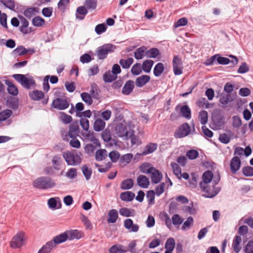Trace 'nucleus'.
<instances>
[{
    "mask_svg": "<svg viewBox=\"0 0 253 253\" xmlns=\"http://www.w3.org/2000/svg\"><path fill=\"white\" fill-rule=\"evenodd\" d=\"M213 173L210 170L206 171L202 175V181L199 183L201 190L205 192L203 196L206 198H211L215 196L219 192L220 188L212 186H209L213 178Z\"/></svg>",
    "mask_w": 253,
    "mask_h": 253,
    "instance_id": "f257e3e1",
    "label": "nucleus"
},
{
    "mask_svg": "<svg viewBox=\"0 0 253 253\" xmlns=\"http://www.w3.org/2000/svg\"><path fill=\"white\" fill-rule=\"evenodd\" d=\"M12 77L19 83L21 86L27 89H31L35 88L36 83L33 77L29 74H14Z\"/></svg>",
    "mask_w": 253,
    "mask_h": 253,
    "instance_id": "f03ea898",
    "label": "nucleus"
},
{
    "mask_svg": "<svg viewBox=\"0 0 253 253\" xmlns=\"http://www.w3.org/2000/svg\"><path fill=\"white\" fill-rule=\"evenodd\" d=\"M55 182L50 177L42 176L35 179L33 182V186L40 189H47L53 188Z\"/></svg>",
    "mask_w": 253,
    "mask_h": 253,
    "instance_id": "7ed1b4c3",
    "label": "nucleus"
},
{
    "mask_svg": "<svg viewBox=\"0 0 253 253\" xmlns=\"http://www.w3.org/2000/svg\"><path fill=\"white\" fill-rule=\"evenodd\" d=\"M116 46L111 44H105L98 47L95 51V54L100 60L105 59L108 54L114 51Z\"/></svg>",
    "mask_w": 253,
    "mask_h": 253,
    "instance_id": "20e7f679",
    "label": "nucleus"
},
{
    "mask_svg": "<svg viewBox=\"0 0 253 253\" xmlns=\"http://www.w3.org/2000/svg\"><path fill=\"white\" fill-rule=\"evenodd\" d=\"M63 157L68 165L77 166L82 162L81 157L77 154H75L72 152H67L63 154Z\"/></svg>",
    "mask_w": 253,
    "mask_h": 253,
    "instance_id": "39448f33",
    "label": "nucleus"
},
{
    "mask_svg": "<svg viewBox=\"0 0 253 253\" xmlns=\"http://www.w3.org/2000/svg\"><path fill=\"white\" fill-rule=\"evenodd\" d=\"M191 132V127L186 123L180 126L175 131L174 136L176 138H181L187 136Z\"/></svg>",
    "mask_w": 253,
    "mask_h": 253,
    "instance_id": "423d86ee",
    "label": "nucleus"
},
{
    "mask_svg": "<svg viewBox=\"0 0 253 253\" xmlns=\"http://www.w3.org/2000/svg\"><path fill=\"white\" fill-rule=\"evenodd\" d=\"M25 233L23 231L18 232L12 239L10 242V247L12 248H19L23 245Z\"/></svg>",
    "mask_w": 253,
    "mask_h": 253,
    "instance_id": "0eeeda50",
    "label": "nucleus"
},
{
    "mask_svg": "<svg viewBox=\"0 0 253 253\" xmlns=\"http://www.w3.org/2000/svg\"><path fill=\"white\" fill-rule=\"evenodd\" d=\"M18 18L20 21L21 25L19 28L20 32L24 35L30 34L34 32V29L32 27H28L29 22L22 15H19Z\"/></svg>",
    "mask_w": 253,
    "mask_h": 253,
    "instance_id": "6e6552de",
    "label": "nucleus"
},
{
    "mask_svg": "<svg viewBox=\"0 0 253 253\" xmlns=\"http://www.w3.org/2000/svg\"><path fill=\"white\" fill-rule=\"evenodd\" d=\"M69 106V102L65 99L57 98L52 101L51 106L58 110H62L67 108Z\"/></svg>",
    "mask_w": 253,
    "mask_h": 253,
    "instance_id": "1a4fd4ad",
    "label": "nucleus"
},
{
    "mask_svg": "<svg viewBox=\"0 0 253 253\" xmlns=\"http://www.w3.org/2000/svg\"><path fill=\"white\" fill-rule=\"evenodd\" d=\"M172 66L175 75H180L182 73V62L178 56H174L172 60Z\"/></svg>",
    "mask_w": 253,
    "mask_h": 253,
    "instance_id": "9d476101",
    "label": "nucleus"
},
{
    "mask_svg": "<svg viewBox=\"0 0 253 253\" xmlns=\"http://www.w3.org/2000/svg\"><path fill=\"white\" fill-rule=\"evenodd\" d=\"M82 135L85 140L92 142L96 146L100 147V142L94 135L93 131L87 130L85 132H82Z\"/></svg>",
    "mask_w": 253,
    "mask_h": 253,
    "instance_id": "9b49d317",
    "label": "nucleus"
},
{
    "mask_svg": "<svg viewBox=\"0 0 253 253\" xmlns=\"http://www.w3.org/2000/svg\"><path fill=\"white\" fill-rule=\"evenodd\" d=\"M124 227L130 232H136L139 229L137 224H134L131 219L127 218L124 221Z\"/></svg>",
    "mask_w": 253,
    "mask_h": 253,
    "instance_id": "f8f14e48",
    "label": "nucleus"
},
{
    "mask_svg": "<svg viewBox=\"0 0 253 253\" xmlns=\"http://www.w3.org/2000/svg\"><path fill=\"white\" fill-rule=\"evenodd\" d=\"M241 160L239 157L234 156L230 161V169L233 173H235L240 169L241 166Z\"/></svg>",
    "mask_w": 253,
    "mask_h": 253,
    "instance_id": "ddd939ff",
    "label": "nucleus"
},
{
    "mask_svg": "<svg viewBox=\"0 0 253 253\" xmlns=\"http://www.w3.org/2000/svg\"><path fill=\"white\" fill-rule=\"evenodd\" d=\"M80 132V128L78 123L74 122L69 126L68 136L72 138H77Z\"/></svg>",
    "mask_w": 253,
    "mask_h": 253,
    "instance_id": "4468645a",
    "label": "nucleus"
},
{
    "mask_svg": "<svg viewBox=\"0 0 253 253\" xmlns=\"http://www.w3.org/2000/svg\"><path fill=\"white\" fill-rule=\"evenodd\" d=\"M152 171L150 173L152 183L154 184L159 183L163 178L162 173L159 170L156 169L154 168Z\"/></svg>",
    "mask_w": 253,
    "mask_h": 253,
    "instance_id": "2eb2a0df",
    "label": "nucleus"
},
{
    "mask_svg": "<svg viewBox=\"0 0 253 253\" xmlns=\"http://www.w3.org/2000/svg\"><path fill=\"white\" fill-rule=\"evenodd\" d=\"M116 132L119 137H125L126 138L129 137V133L126 126L123 124H120L117 126Z\"/></svg>",
    "mask_w": 253,
    "mask_h": 253,
    "instance_id": "dca6fc26",
    "label": "nucleus"
},
{
    "mask_svg": "<svg viewBox=\"0 0 253 253\" xmlns=\"http://www.w3.org/2000/svg\"><path fill=\"white\" fill-rule=\"evenodd\" d=\"M5 84L7 86V90L9 94L13 96H16L18 94V89L17 86L11 81L6 80Z\"/></svg>",
    "mask_w": 253,
    "mask_h": 253,
    "instance_id": "f3484780",
    "label": "nucleus"
},
{
    "mask_svg": "<svg viewBox=\"0 0 253 253\" xmlns=\"http://www.w3.org/2000/svg\"><path fill=\"white\" fill-rule=\"evenodd\" d=\"M150 80V77L148 75H142L136 78L135 80L136 86L138 87H142L148 83Z\"/></svg>",
    "mask_w": 253,
    "mask_h": 253,
    "instance_id": "a211bd4d",
    "label": "nucleus"
},
{
    "mask_svg": "<svg viewBox=\"0 0 253 253\" xmlns=\"http://www.w3.org/2000/svg\"><path fill=\"white\" fill-rule=\"evenodd\" d=\"M134 87V82L132 80H128L125 83L122 89V92L123 94L128 95L132 92Z\"/></svg>",
    "mask_w": 253,
    "mask_h": 253,
    "instance_id": "6ab92c4d",
    "label": "nucleus"
},
{
    "mask_svg": "<svg viewBox=\"0 0 253 253\" xmlns=\"http://www.w3.org/2000/svg\"><path fill=\"white\" fill-rule=\"evenodd\" d=\"M137 183L139 187L147 188L148 187L150 182L148 178L146 176L140 175L137 178Z\"/></svg>",
    "mask_w": 253,
    "mask_h": 253,
    "instance_id": "aec40b11",
    "label": "nucleus"
},
{
    "mask_svg": "<svg viewBox=\"0 0 253 253\" xmlns=\"http://www.w3.org/2000/svg\"><path fill=\"white\" fill-rule=\"evenodd\" d=\"M29 97L34 101H39L44 97V94L42 91L35 90L29 93Z\"/></svg>",
    "mask_w": 253,
    "mask_h": 253,
    "instance_id": "412c9836",
    "label": "nucleus"
},
{
    "mask_svg": "<svg viewBox=\"0 0 253 253\" xmlns=\"http://www.w3.org/2000/svg\"><path fill=\"white\" fill-rule=\"evenodd\" d=\"M101 137L106 142L112 144L115 140L112 138V134L109 129L106 128L101 133Z\"/></svg>",
    "mask_w": 253,
    "mask_h": 253,
    "instance_id": "4be33fe9",
    "label": "nucleus"
},
{
    "mask_svg": "<svg viewBox=\"0 0 253 253\" xmlns=\"http://www.w3.org/2000/svg\"><path fill=\"white\" fill-rule=\"evenodd\" d=\"M68 236L66 232L60 234V235L54 237L53 241H52L54 243V246H55V244H59L68 240Z\"/></svg>",
    "mask_w": 253,
    "mask_h": 253,
    "instance_id": "5701e85b",
    "label": "nucleus"
},
{
    "mask_svg": "<svg viewBox=\"0 0 253 253\" xmlns=\"http://www.w3.org/2000/svg\"><path fill=\"white\" fill-rule=\"evenodd\" d=\"M100 92V91L97 85L95 83L92 84L90 90V93L92 98L98 99Z\"/></svg>",
    "mask_w": 253,
    "mask_h": 253,
    "instance_id": "b1692460",
    "label": "nucleus"
},
{
    "mask_svg": "<svg viewBox=\"0 0 253 253\" xmlns=\"http://www.w3.org/2000/svg\"><path fill=\"white\" fill-rule=\"evenodd\" d=\"M107 221L108 223H114L116 222L118 218V213L116 210L112 209L108 212Z\"/></svg>",
    "mask_w": 253,
    "mask_h": 253,
    "instance_id": "393cba45",
    "label": "nucleus"
},
{
    "mask_svg": "<svg viewBox=\"0 0 253 253\" xmlns=\"http://www.w3.org/2000/svg\"><path fill=\"white\" fill-rule=\"evenodd\" d=\"M105 122L101 119H97L93 125V128L96 131H100L104 129L105 126Z\"/></svg>",
    "mask_w": 253,
    "mask_h": 253,
    "instance_id": "a878e982",
    "label": "nucleus"
},
{
    "mask_svg": "<svg viewBox=\"0 0 253 253\" xmlns=\"http://www.w3.org/2000/svg\"><path fill=\"white\" fill-rule=\"evenodd\" d=\"M133 62V59L132 57H129L126 59H120L119 63L123 69H127L130 68Z\"/></svg>",
    "mask_w": 253,
    "mask_h": 253,
    "instance_id": "bb28decb",
    "label": "nucleus"
},
{
    "mask_svg": "<svg viewBox=\"0 0 253 253\" xmlns=\"http://www.w3.org/2000/svg\"><path fill=\"white\" fill-rule=\"evenodd\" d=\"M242 241V238L240 236H236L232 244V247L234 252L236 253L240 252L241 247H240V243Z\"/></svg>",
    "mask_w": 253,
    "mask_h": 253,
    "instance_id": "cd10ccee",
    "label": "nucleus"
},
{
    "mask_svg": "<svg viewBox=\"0 0 253 253\" xmlns=\"http://www.w3.org/2000/svg\"><path fill=\"white\" fill-rule=\"evenodd\" d=\"M54 247V243L52 241H49L39 251L38 253H50Z\"/></svg>",
    "mask_w": 253,
    "mask_h": 253,
    "instance_id": "c85d7f7f",
    "label": "nucleus"
},
{
    "mask_svg": "<svg viewBox=\"0 0 253 253\" xmlns=\"http://www.w3.org/2000/svg\"><path fill=\"white\" fill-rule=\"evenodd\" d=\"M117 78L115 76L111 71H106L103 76V79L105 83H111L115 81Z\"/></svg>",
    "mask_w": 253,
    "mask_h": 253,
    "instance_id": "c756f323",
    "label": "nucleus"
},
{
    "mask_svg": "<svg viewBox=\"0 0 253 253\" xmlns=\"http://www.w3.org/2000/svg\"><path fill=\"white\" fill-rule=\"evenodd\" d=\"M180 112L181 116L188 119H190L191 117V110L187 105H183L180 108Z\"/></svg>",
    "mask_w": 253,
    "mask_h": 253,
    "instance_id": "7c9ffc66",
    "label": "nucleus"
},
{
    "mask_svg": "<svg viewBox=\"0 0 253 253\" xmlns=\"http://www.w3.org/2000/svg\"><path fill=\"white\" fill-rule=\"evenodd\" d=\"M134 196V194L132 192L126 191L121 194L120 198L122 201L130 202L133 199Z\"/></svg>",
    "mask_w": 253,
    "mask_h": 253,
    "instance_id": "2f4dec72",
    "label": "nucleus"
},
{
    "mask_svg": "<svg viewBox=\"0 0 253 253\" xmlns=\"http://www.w3.org/2000/svg\"><path fill=\"white\" fill-rule=\"evenodd\" d=\"M146 49L147 48L144 46L138 48L134 53L135 58L137 60L142 59L144 56V53L145 54Z\"/></svg>",
    "mask_w": 253,
    "mask_h": 253,
    "instance_id": "473e14b6",
    "label": "nucleus"
},
{
    "mask_svg": "<svg viewBox=\"0 0 253 253\" xmlns=\"http://www.w3.org/2000/svg\"><path fill=\"white\" fill-rule=\"evenodd\" d=\"M133 180L131 178H128L121 182V188L123 190L130 189L133 187Z\"/></svg>",
    "mask_w": 253,
    "mask_h": 253,
    "instance_id": "72a5a7b5",
    "label": "nucleus"
},
{
    "mask_svg": "<svg viewBox=\"0 0 253 253\" xmlns=\"http://www.w3.org/2000/svg\"><path fill=\"white\" fill-rule=\"evenodd\" d=\"M154 61L152 60H146L141 65L142 70L145 73H149L153 65Z\"/></svg>",
    "mask_w": 253,
    "mask_h": 253,
    "instance_id": "f704fd0d",
    "label": "nucleus"
},
{
    "mask_svg": "<svg viewBox=\"0 0 253 253\" xmlns=\"http://www.w3.org/2000/svg\"><path fill=\"white\" fill-rule=\"evenodd\" d=\"M107 156V151L105 149H99L95 153V159L98 161L104 160Z\"/></svg>",
    "mask_w": 253,
    "mask_h": 253,
    "instance_id": "c9c22d12",
    "label": "nucleus"
},
{
    "mask_svg": "<svg viewBox=\"0 0 253 253\" xmlns=\"http://www.w3.org/2000/svg\"><path fill=\"white\" fill-rule=\"evenodd\" d=\"M68 240H71L75 239H79L82 237V234L78 230H75L67 233Z\"/></svg>",
    "mask_w": 253,
    "mask_h": 253,
    "instance_id": "e433bc0d",
    "label": "nucleus"
},
{
    "mask_svg": "<svg viewBox=\"0 0 253 253\" xmlns=\"http://www.w3.org/2000/svg\"><path fill=\"white\" fill-rule=\"evenodd\" d=\"M157 145L156 143H150L145 146L142 154L143 155H147L152 153L157 149Z\"/></svg>",
    "mask_w": 253,
    "mask_h": 253,
    "instance_id": "4c0bfd02",
    "label": "nucleus"
},
{
    "mask_svg": "<svg viewBox=\"0 0 253 253\" xmlns=\"http://www.w3.org/2000/svg\"><path fill=\"white\" fill-rule=\"evenodd\" d=\"M38 12V8L29 7L27 8L23 13L24 15L28 18H31Z\"/></svg>",
    "mask_w": 253,
    "mask_h": 253,
    "instance_id": "58836bf2",
    "label": "nucleus"
},
{
    "mask_svg": "<svg viewBox=\"0 0 253 253\" xmlns=\"http://www.w3.org/2000/svg\"><path fill=\"white\" fill-rule=\"evenodd\" d=\"M32 22L34 26L41 27L45 24V20L41 17L37 16L33 19Z\"/></svg>",
    "mask_w": 253,
    "mask_h": 253,
    "instance_id": "ea45409f",
    "label": "nucleus"
},
{
    "mask_svg": "<svg viewBox=\"0 0 253 253\" xmlns=\"http://www.w3.org/2000/svg\"><path fill=\"white\" fill-rule=\"evenodd\" d=\"M164 71V66L162 63H157L154 68V74L156 77H159Z\"/></svg>",
    "mask_w": 253,
    "mask_h": 253,
    "instance_id": "a19ab883",
    "label": "nucleus"
},
{
    "mask_svg": "<svg viewBox=\"0 0 253 253\" xmlns=\"http://www.w3.org/2000/svg\"><path fill=\"white\" fill-rule=\"evenodd\" d=\"M160 54L157 48H152L145 52V56L148 58H156Z\"/></svg>",
    "mask_w": 253,
    "mask_h": 253,
    "instance_id": "79ce46f5",
    "label": "nucleus"
},
{
    "mask_svg": "<svg viewBox=\"0 0 253 253\" xmlns=\"http://www.w3.org/2000/svg\"><path fill=\"white\" fill-rule=\"evenodd\" d=\"M119 212L121 215L126 217L133 216L134 214V211L133 210H130L126 208H122L120 209Z\"/></svg>",
    "mask_w": 253,
    "mask_h": 253,
    "instance_id": "37998d69",
    "label": "nucleus"
},
{
    "mask_svg": "<svg viewBox=\"0 0 253 253\" xmlns=\"http://www.w3.org/2000/svg\"><path fill=\"white\" fill-rule=\"evenodd\" d=\"M124 247L121 245H114L109 249L110 253H124L127 252L126 249H123Z\"/></svg>",
    "mask_w": 253,
    "mask_h": 253,
    "instance_id": "c03bdc74",
    "label": "nucleus"
},
{
    "mask_svg": "<svg viewBox=\"0 0 253 253\" xmlns=\"http://www.w3.org/2000/svg\"><path fill=\"white\" fill-rule=\"evenodd\" d=\"M154 168L150 167V165L148 163H143L140 166V170L141 172L146 174H150Z\"/></svg>",
    "mask_w": 253,
    "mask_h": 253,
    "instance_id": "a18cd8bd",
    "label": "nucleus"
},
{
    "mask_svg": "<svg viewBox=\"0 0 253 253\" xmlns=\"http://www.w3.org/2000/svg\"><path fill=\"white\" fill-rule=\"evenodd\" d=\"M142 67L140 63H135L131 68V72L133 75L137 76L140 75L142 72Z\"/></svg>",
    "mask_w": 253,
    "mask_h": 253,
    "instance_id": "49530a36",
    "label": "nucleus"
},
{
    "mask_svg": "<svg viewBox=\"0 0 253 253\" xmlns=\"http://www.w3.org/2000/svg\"><path fill=\"white\" fill-rule=\"evenodd\" d=\"M82 100L87 105H90L92 104V98L90 94L87 92H83L81 94Z\"/></svg>",
    "mask_w": 253,
    "mask_h": 253,
    "instance_id": "de8ad7c7",
    "label": "nucleus"
},
{
    "mask_svg": "<svg viewBox=\"0 0 253 253\" xmlns=\"http://www.w3.org/2000/svg\"><path fill=\"white\" fill-rule=\"evenodd\" d=\"M28 51V50L23 46L20 45L17 46V47L13 51V53L15 55L21 56L27 54Z\"/></svg>",
    "mask_w": 253,
    "mask_h": 253,
    "instance_id": "09e8293b",
    "label": "nucleus"
},
{
    "mask_svg": "<svg viewBox=\"0 0 253 253\" xmlns=\"http://www.w3.org/2000/svg\"><path fill=\"white\" fill-rule=\"evenodd\" d=\"M12 114L11 110L6 109L0 113V122H3L9 118Z\"/></svg>",
    "mask_w": 253,
    "mask_h": 253,
    "instance_id": "8fccbe9b",
    "label": "nucleus"
},
{
    "mask_svg": "<svg viewBox=\"0 0 253 253\" xmlns=\"http://www.w3.org/2000/svg\"><path fill=\"white\" fill-rule=\"evenodd\" d=\"M233 99L231 98V95L229 94L222 95L219 98V102L222 105H226L229 102H231Z\"/></svg>",
    "mask_w": 253,
    "mask_h": 253,
    "instance_id": "3c124183",
    "label": "nucleus"
},
{
    "mask_svg": "<svg viewBox=\"0 0 253 253\" xmlns=\"http://www.w3.org/2000/svg\"><path fill=\"white\" fill-rule=\"evenodd\" d=\"M84 4L87 9L94 10L97 6V0H85Z\"/></svg>",
    "mask_w": 253,
    "mask_h": 253,
    "instance_id": "603ef678",
    "label": "nucleus"
},
{
    "mask_svg": "<svg viewBox=\"0 0 253 253\" xmlns=\"http://www.w3.org/2000/svg\"><path fill=\"white\" fill-rule=\"evenodd\" d=\"M7 105L13 109H16L18 108V101L15 98H10L7 99Z\"/></svg>",
    "mask_w": 253,
    "mask_h": 253,
    "instance_id": "864d4df0",
    "label": "nucleus"
},
{
    "mask_svg": "<svg viewBox=\"0 0 253 253\" xmlns=\"http://www.w3.org/2000/svg\"><path fill=\"white\" fill-rule=\"evenodd\" d=\"M175 241L173 238H169L165 244V248L169 251H172L175 247Z\"/></svg>",
    "mask_w": 253,
    "mask_h": 253,
    "instance_id": "5fc2aeb1",
    "label": "nucleus"
},
{
    "mask_svg": "<svg viewBox=\"0 0 253 253\" xmlns=\"http://www.w3.org/2000/svg\"><path fill=\"white\" fill-rule=\"evenodd\" d=\"M199 118L202 125H205L208 122V114L206 111L203 110L200 112Z\"/></svg>",
    "mask_w": 253,
    "mask_h": 253,
    "instance_id": "6e6d98bb",
    "label": "nucleus"
},
{
    "mask_svg": "<svg viewBox=\"0 0 253 253\" xmlns=\"http://www.w3.org/2000/svg\"><path fill=\"white\" fill-rule=\"evenodd\" d=\"M82 171L84 175L86 180H89L92 174V170L91 169H89L86 165H84L82 167Z\"/></svg>",
    "mask_w": 253,
    "mask_h": 253,
    "instance_id": "4d7b16f0",
    "label": "nucleus"
},
{
    "mask_svg": "<svg viewBox=\"0 0 253 253\" xmlns=\"http://www.w3.org/2000/svg\"><path fill=\"white\" fill-rule=\"evenodd\" d=\"M155 193L154 190H149L146 194V198L148 200L149 205H153L155 203Z\"/></svg>",
    "mask_w": 253,
    "mask_h": 253,
    "instance_id": "13d9d810",
    "label": "nucleus"
},
{
    "mask_svg": "<svg viewBox=\"0 0 253 253\" xmlns=\"http://www.w3.org/2000/svg\"><path fill=\"white\" fill-rule=\"evenodd\" d=\"M0 2L10 10L15 9V3L12 0H0Z\"/></svg>",
    "mask_w": 253,
    "mask_h": 253,
    "instance_id": "bf43d9fd",
    "label": "nucleus"
},
{
    "mask_svg": "<svg viewBox=\"0 0 253 253\" xmlns=\"http://www.w3.org/2000/svg\"><path fill=\"white\" fill-rule=\"evenodd\" d=\"M95 166L96 167L98 168V170L100 172H107L112 167V164L110 162H108L105 165V166H102V167H100V165L97 164H95Z\"/></svg>",
    "mask_w": 253,
    "mask_h": 253,
    "instance_id": "052dcab7",
    "label": "nucleus"
},
{
    "mask_svg": "<svg viewBox=\"0 0 253 253\" xmlns=\"http://www.w3.org/2000/svg\"><path fill=\"white\" fill-rule=\"evenodd\" d=\"M186 157L190 160H194L199 156V152L196 150H188L186 154Z\"/></svg>",
    "mask_w": 253,
    "mask_h": 253,
    "instance_id": "680f3d73",
    "label": "nucleus"
},
{
    "mask_svg": "<svg viewBox=\"0 0 253 253\" xmlns=\"http://www.w3.org/2000/svg\"><path fill=\"white\" fill-rule=\"evenodd\" d=\"M107 28L105 24H99L96 26L95 31L98 35H100L106 31Z\"/></svg>",
    "mask_w": 253,
    "mask_h": 253,
    "instance_id": "e2e57ef3",
    "label": "nucleus"
},
{
    "mask_svg": "<svg viewBox=\"0 0 253 253\" xmlns=\"http://www.w3.org/2000/svg\"><path fill=\"white\" fill-rule=\"evenodd\" d=\"M109 157L113 163H116L119 160L120 155L117 151H112L109 154Z\"/></svg>",
    "mask_w": 253,
    "mask_h": 253,
    "instance_id": "0e129e2a",
    "label": "nucleus"
},
{
    "mask_svg": "<svg viewBox=\"0 0 253 253\" xmlns=\"http://www.w3.org/2000/svg\"><path fill=\"white\" fill-rule=\"evenodd\" d=\"M60 119L62 122L65 124H69L72 121V117L64 112L61 113Z\"/></svg>",
    "mask_w": 253,
    "mask_h": 253,
    "instance_id": "69168bd1",
    "label": "nucleus"
},
{
    "mask_svg": "<svg viewBox=\"0 0 253 253\" xmlns=\"http://www.w3.org/2000/svg\"><path fill=\"white\" fill-rule=\"evenodd\" d=\"M193 224V218L191 216L188 217L186 220L183 223L181 229L182 230H186L189 229L191 226Z\"/></svg>",
    "mask_w": 253,
    "mask_h": 253,
    "instance_id": "338daca9",
    "label": "nucleus"
},
{
    "mask_svg": "<svg viewBox=\"0 0 253 253\" xmlns=\"http://www.w3.org/2000/svg\"><path fill=\"white\" fill-rule=\"evenodd\" d=\"M243 174L246 176H253V168L250 166L244 167L242 169Z\"/></svg>",
    "mask_w": 253,
    "mask_h": 253,
    "instance_id": "774afa93",
    "label": "nucleus"
}]
</instances>
